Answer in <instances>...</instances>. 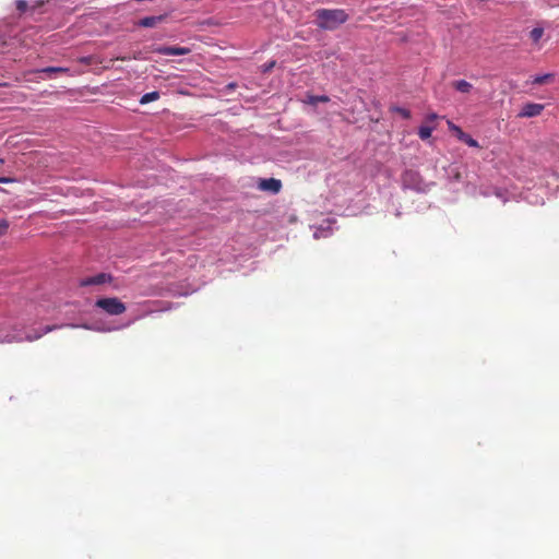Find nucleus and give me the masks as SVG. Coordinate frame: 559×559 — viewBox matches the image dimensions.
Segmentation results:
<instances>
[{
	"instance_id": "dca6fc26",
	"label": "nucleus",
	"mask_w": 559,
	"mask_h": 559,
	"mask_svg": "<svg viewBox=\"0 0 559 559\" xmlns=\"http://www.w3.org/2000/svg\"><path fill=\"white\" fill-rule=\"evenodd\" d=\"M551 78H552L551 74L538 75V76L534 78L533 83L537 84V85H542V84L547 83Z\"/></svg>"
},
{
	"instance_id": "4468645a",
	"label": "nucleus",
	"mask_w": 559,
	"mask_h": 559,
	"mask_svg": "<svg viewBox=\"0 0 559 559\" xmlns=\"http://www.w3.org/2000/svg\"><path fill=\"white\" fill-rule=\"evenodd\" d=\"M432 128L428 126H421L418 130V135L421 140H427L431 136Z\"/></svg>"
},
{
	"instance_id": "bb28decb",
	"label": "nucleus",
	"mask_w": 559,
	"mask_h": 559,
	"mask_svg": "<svg viewBox=\"0 0 559 559\" xmlns=\"http://www.w3.org/2000/svg\"><path fill=\"white\" fill-rule=\"evenodd\" d=\"M38 5H40V3H37V7H38ZM35 8H36V5H34V7H32V8H31L32 12H34V11H35Z\"/></svg>"
},
{
	"instance_id": "c85d7f7f",
	"label": "nucleus",
	"mask_w": 559,
	"mask_h": 559,
	"mask_svg": "<svg viewBox=\"0 0 559 559\" xmlns=\"http://www.w3.org/2000/svg\"><path fill=\"white\" fill-rule=\"evenodd\" d=\"M3 86H5L7 84H2Z\"/></svg>"
},
{
	"instance_id": "39448f33",
	"label": "nucleus",
	"mask_w": 559,
	"mask_h": 559,
	"mask_svg": "<svg viewBox=\"0 0 559 559\" xmlns=\"http://www.w3.org/2000/svg\"><path fill=\"white\" fill-rule=\"evenodd\" d=\"M112 277L106 273H98L94 276H88L80 282V286H91V285H103L105 283L111 282Z\"/></svg>"
},
{
	"instance_id": "9b49d317",
	"label": "nucleus",
	"mask_w": 559,
	"mask_h": 559,
	"mask_svg": "<svg viewBox=\"0 0 559 559\" xmlns=\"http://www.w3.org/2000/svg\"><path fill=\"white\" fill-rule=\"evenodd\" d=\"M38 72L47 73L48 75H51L53 73H68L69 69L62 68V67H47V68L39 70Z\"/></svg>"
},
{
	"instance_id": "412c9836",
	"label": "nucleus",
	"mask_w": 559,
	"mask_h": 559,
	"mask_svg": "<svg viewBox=\"0 0 559 559\" xmlns=\"http://www.w3.org/2000/svg\"><path fill=\"white\" fill-rule=\"evenodd\" d=\"M15 181L16 180L11 177H0V183H11V182H15Z\"/></svg>"
},
{
	"instance_id": "6ab92c4d",
	"label": "nucleus",
	"mask_w": 559,
	"mask_h": 559,
	"mask_svg": "<svg viewBox=\"0 0 559 559\" xmlns=\"http://www.w3.org/2000/svg\"><path fill=\"white\" fill-rule=\"evenodd\" d=\"M16 9L21 13H25L28 10V4L25 0H16Z\"/></svg>"
},
{
	"instance_id": "20e7f679",
	"label": "nucleus",
	"mask_w": 559,
	"mask_h": 559,
	"mask_svg": "<svg viewBox=\"0 0 559 559\" xmlns=\"http://www.w3.org/2000/svg\"><path fill=\"white\" fill-rule=\"evenodd\" d=\"M544 108H545V105H543V104L527 103V104L523 105L518 117H520V118L537 117L543 112Z\"/></svg>"
},
{
	"instance_id": "ddd939ff",
	"label": "nucleus",
	"mask_w": 559,
	"mask_h": 559,
	"mask_svg": "<svg viewBox=\"0 0 559 559\" xmlns=\"http://www.w3.org/2000/svg\"><path fill=\"white\" fill-rule=\"evenodd\" d=\"M329 100H330V98L326 95H320V96L309 95L307 103L311 104V105H317L318 103H328Z\"/></svg>"
},
{
	"instance_id": "f3484780",
	"label": "nucleus",
	"mask_w": 559,
	"mask_h": 559,
	"mask_svg": "<svg viewBox=\"0 0 559 559\" xmlns=\"http://www.w3.org/2000/svg\"><path fill=\"white\" fill-rule=\"evenodd\" d=\"M10 227L8 219H0V237L4 236Z\"/></svg>"
},
{
	"instance_id": "1a4fd4ad",
	"label": "nucleus",
	"mask_w": 559,
	"mask_h": 559,
	"mask_svg": "<svg viewBox=\"0 0 559 559\" xmlns=\"http://www.w3.org/2000/svg\"><path fill=\"white\" fill-rule=\"evenodd\" d=\"M167 15H156V16H145L138 21L136 25L141 27H155L159 23L164 22L166 20Z\"/></svg>"
},
{
	"instance_id": "0eeeda50",
	"label": "nucleus",
	"mask_w": 559,
	"mask_h": 559,
	"mask_svg": "<svg viewBox=\"0 0 559 559\" xmlns=\"http://www.w3.org/2000/svg\"><path fill=\"white\" fill-rule=\"evenodd\" d=\"M449 128L453 132H455L459 140L464 142L471 147H479V144L476 140H474L469 134L465 133L460 127L455 126L452 122H449Z\"/></svg>"
},
{
	"instance_id": "a878e982",
	"label": "nucleus",
	"mask_w": 559,
	"mask_h": 559,
	"mask_svg": "<svg viewBox=\"0 0 559 559\" xmlns=\"http://www.w3.org/2000/svg\"><path fill=\"white\" fill-rule=\"evenodd\" d=\"M81 61L85 62V63H88L90 62V58L88 57L82 58Z\"/></svg>"
},
{
	"instance_id": "5701e85b",
	"label": "nucleus",
	"mask_w": 559,
	"mask_h": 559,
	"mask_svg": "<svg viewBox=\"0 0 559 559\" xmlns=\"http://www.w3.org/2000/svg\"><path fill=\"white\" fill-rule=\"evenodd\" d=\"M132 59H135V60H141L143 59L142 56H141V52H136L132 56Z\"/></svg>"
},
{
	"instance_id": "cd10ccee",
	"label": "nucleus",
	"mask_w": 559,
	"mask_h": 559,
	"mask_svg": "<svg viewBox=\"0 0 559 559\" xmlns=\"http://www.w3.org/2000/svg\"><path fill=\"white\" fill-rule=\"evenodd\" d=\"M3 164H4V159L0 158V166H2Z\"/></svg>"
},
{
	"instance_id": "b1692460",
	"label": "nucleus",
	"mask_w": 559,
	"mask_h": 559,
	"mask_svg": "<svg viewBox=\"0 0 559 559\" xmlns=\"http://www.w3.org/2000/svg\"><path fill=\"white\" fill-rule=\"evenodd\" d=\"M437 118H438V116L436 114H431V115L428 116V120H430V121H433Z\"/></svg>"
},
{
	"instance_id": "f8f14e48",
	"label": "nucleus",
	"mask_w": 559,
	"mask_h": 559,
	"mask_svg": "<svg viewBox=\"0 0 559 559\" xmlns=\"http://www.w3.org/2000/svg\"><path fill=\"white\" fill-rule=\"evenodd\" d=\"M158 98H159V93L156 92V91L151 92V93H146V94H144L141 97L140 104L145 105V104H148L151 102L157 100Z\"/></svg>"
},
{
	"instance_id": "f257e3e1",
	"label": "nucleus",
	"mask_w": 559,
	"mask_h": 559,
	"mask_svg": "<svg viewBox=\"0 0 559 559\" xmlns=\"http://www.w3.org/2000/svg\"><path fill=\"white\" fill-rule=\"evenodd\" d=\"M316 24L321 29L333 31L348 20V14L343 9H318L314 12Z\"/></svg>"
},
{
	"instance_id": "4be33fe9",
	"label": "nucleus",
	"mask_w": 559,
	"mask_h": 559,
	"mask_svg": "<svg viewBox=\"0 0 559 559\" xmlns=\"http://www.w3.org/2000/svg\"><path fill=\"white\" fill-rule=\"evenodd\" d=\"M131 59H132L131 56H123V57H117L115 60L127 61V60H131Z\"/></svg>"
},
{
	"instance_id": "7ed1b4c3",
	"label": "nucleus",
	"mask_w": 559,
	"mask_h": 559,
	"mask_svg": "<svg viewBox=\"0 0 559 559\" xmlns=\"http://www.w3.org/2000/svg\"><path fill=\"white\" fill-rule=\"evenodd\" d=\"M153 51L165 56H185L189 55L191 49L189 47L158 46Z\"/></svg>"
},
{
	"instance_id": "423d86ee",
	"label": "nucleus",
	"mask_w": 559,
	"mask_h": 559,
	"mask_svg": "<svg viewBox=\"0 0 559 559\" xmlns=\"http://www.w3.org/2000/svg\"><path fill=\"white\" fill-rule=\"evenodd\" d=\"M258 188L262 191L278 193L282 189V181L275 178L260 179Z\"/></svg>"
},
{
	"instance_id": "9d476101",
	"label": "nucleus",
	"mask_w": 559,
	"mask_h": 559,
	"mask_svg": "<svg viewBox=\"0 0 559 559\" xmlns=\"http://www.w3.org/2000/svg\"><path fill=\"white\" fill-rule=\"evenodd\" d=\"M452 86L460 93L467 94L472 91L473 85L465 80H457L452 83Z\"/></svg>"
},
{
	"instance_id": "393cba45",
	"label": "nucleus",
	"mask_w": 559,
	"mask_h": 559,
	"mask_svg": "<svg viewBox=\"0 0 559 559\" xmlns=\"http://www.w3.org/2000/svg\"><path fill=\"white\" fill-rule=\"evenodd\" d=\"M550 7H559V0H552V3H550Z\"/></svg>"
},
{
	"instance_id": "f03ea898",
	"label": "nucleus",
	"mask_w": 559,
	"mask_h": 559,
	"mask_svg": "<svg viewBox=\"0 0 559 559\" xmlns=\"http://www.w3.org/2000/svg\"><path fill=\"white\" fill-rule=\"evenodd\" d=\"M95 306L109 316H120L126 312V305L117 297H106L96 300Z\"/></svg>"
},
{
	"instance_id": "a211bd4d",
	"label": "nucleus",
	"mask_w": 559,
	"mask_h": 559,
	"mask_svg": "<svg viewBox=\"0 0 559 559\" xmlns=\"http://www.w3.org/2000/svg\"><path fill=\"white\" fill-rule=\"evenodd\" d=\"M393 110L397 114H400L404 119L411 118V111L408 109L402 108V107H394Z\"/></svg>"
},
{
	"instance_id": "6e6552de",
	"label": "nucleus",
	"mask_w": 559,
	"mask_h": 559,
	"mask_svg": "<svg viewBox=\"0 0 559 559\" xmlns=\"http://www.w3.org/2000/svg\"><path fill=\"white\" fill-rule=\"evenodd\" d=\"M52 329H53L52 326L48 325L39 333H34V334L29 333V334H26L24 337L17 336V335H14L11 337L8 336L7 341L8 342H23V341L33 342V341L40 338L45 333L52 331Z\"/></svg>"
},
{
	"instance_id": "2eb2a0df",
	"label": "nucleus",
	"mask_w": 559,
	"mask_h": 559,
	"mask_svg": "<svg viewBox=\"0 0 559 559\" xmlns=\"http://www.w3.org/2000/svg\"><path fill=\"white\" fill-rule=\"evenodd\" d=\"M544 34V29L542 27H535L531 31L530 36L534 43H537Z\"/></svg>"
},
{
	"instance_id": "aec40b11",
	"label": "nucleus",
	"mask_w": 559,
	"mask_h": 559,
	"mask_svg": "<svg viewBox=\"0 0 559 559\" xmlns=\"http://www.w3.org/2000/svg\"><path fill=\"white\" fill-rule=\"evenodd\" d=\"M274 66H275V61H270V62H267V63H264V64L262 66V71H263L264 73L270 72V71L274 68Z\"/></svg>"
}]
</instances>
